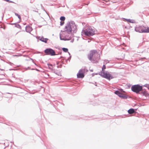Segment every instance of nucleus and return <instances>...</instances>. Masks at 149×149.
<instances>
[{
  "label": "nucleus",
  "mask_w": 149,
  "mask_h": 149,
  "mask_svg": "<svg viewBox=\"0 0 149 149\" xmlns=\"http://www.w3.org/2000/svg\"><path fill=\"white\" fill-rule=\"evenodd\" d=\"M62 50L64 52H68V49L66 48H62Z\"/></svg>",
  "instance_id": "15"
},
{
  "label": "nucleus",
  "mask_w": 149,
  "mask_h": 149,
  "mask_svg": "<svg viewBox=\"0 0 149 149\" xmlns=\"http://www.w3.org/2000/svg\"><path fill=\"white\" fill-rule=\"evenodd\" d=\"M64 22H61V25H63L64 24Z\"/></svg>",
  "instance_id": "20"
},
{
  "label": "nucleus",
  "mask_w": 149,
  "mask_h": 149,
  "mask_svg": "<svg viewBox=\"0 0 149 149\" xmlns=\"http://www.w3.org/2000/svg\"><path fill=\"white\" fill-rule=\"evenodd\" d=\"M106 66L105 65H104L102 67V72H105L104 71V70L106 69Z\"/></svg>",
  "instance_id": "17"
},
{
  "label": "nucleus",
  "mask_w": 149,
  "mask_h": 149,
  "mask_svg": "<svg viewBox=\"0 0 149 149\" xmlns=\"http://www.w3.org/2000/svg\"><path fill=\"white\" fill-rule=\"evenodd\" d=\"M26 31L28 32H30L32 30V28L30 26H27L26 28Z\"/></svg>",
  "instance_id": "12"
},
{
  "label": "nucleus",
  "mask_w": 149,
  "mask_h": 149,
  "mask_svg": "<svg viewBox=\"0 0 149 149\" xmlns=\"http://www.w3.org/2000/svg\"><path fill=\"white\" fill-rule=\"evenodd\" d=\"M38 39L41 41L45 42V43L47 42V41L48 40L47 38H44L43 37H39Z\"/></svg>",
  "instance_id": "10"
},
{
  "label": "nucleus",
  "mask_w": 149,
  "mask_h": 149,
  "mask_svg": "<svg viewBox=\"0 0 149 149\" xmlns=\"http://www.w3.org/2000/svg\"><path fill=\"white\" fill-rule=\"evenodd\" d=\"M80 70H83V72L84 73V72H87L88 71V70L86 69V68H84L83 69H81Z\"/></svg>",
  "instance_id": "18"
},
{
  "label": "nucleus",
  "mask_w": 149,
  "mask_h": 149,
  "mask_svg": "<svg viewBox=\"0 0 149 149\" xmlns=\"http://www.w3.org/2000/svg\"><path fill=\"white\" fill-rule=\"evenodd\" d=\"M101 76L104 78L110 80L113 79V77L110 73L107 72H101Z\"/></svg>",
  "instance_id": "5"
},
{
  "label": "nucleus",
  "mask_w": 149,
  "mask_h": 149,
  "mask_svg": "<svg viewBox=\"0 0 149 149\" xmlns=\"http://www.w3.org/2000/svg\"><path fill=\"white\" fill-rule=\"evenodd\" d=\"M45 53L46 55H50L51 56H54L55 55V51L51 48H48L45 50Z\"/></svg>",
  "instance_id": "6"
},
{
  "label": "nucleus",
  "mask_w": 149,
  "mask_h": 149,
  "mask_svg": "<svg viewBox=\"0 0 149 149\" xmlns=\"http://www.w3.org/2000/svg\"><path fill=\"white\" fill-rule=\"evenodd\" d=\"M135 30L136 32L139 33H149V28L144 26L136 27Z\"/></svg>",
  "instance_id": "3"
},
{
  "label": "nucleus",
  "mask_w": 149,
  "mask_h": 149,
  "mask_svg": "<svg viewBox=\"0 0 149 149\" xmlns=\"http://www.w3.org/2000/svg\"><path fill=\"white\" fill-rule=\"evenodd\" d=\"M60 19L62 21H64L65 19V18L64 17L62 16V17H61L60 18Z\"/></svg>",
  "instance_id": "16"
},
{
  "label": "nucleus",
  "mask_w": 149,
  "mask_h": 149,
  "mask_svg": "<svg viewBox=\"0 0 149 149\" xmlns=\"http://www.w3.org/2000/svg\"><path fill=\"white\" fill-rule=\"evenodd\" d=\"M83 71L82 70H79L77 75L78 78H83L84 77V75L83 72Z\"/></svg>",
  "instance_id": "8"
},
{
  "label": "nucleus",
  "mask_w": 149,
  "mask_h": 149,
  "mask_svg": "<svg viewBox=\"0 0 149 149\" xmlns=\"http://www.w3.org/2000/svg\"><path fill=\"white\" fill-rule=\"evenodd\" d=\"M114 93L118 95L120 97H121L123 98H127V97L125 95L121 93L119 91H116Z\"/></svg>",
  "instance_id": "7"
},
{
  "label": "nucleus",
  "mask_w": 149,
  "mask_h": 149,
  "mask_svg": "<svg viewBox=\"0 0 149 149\" xmlns=\"http://www.w3.org/2000/svg\"><path fill=\"white\" fill-rule=\"evenodd\" d=\"M127 22H131V20L130 19H128L127 20Z\"/></svg>",
  "instance_id": "21"
},
{
  "label": "nucleus",
  "mask_w": 149,
  "mask_h": 149,
  "mask_svg": "<svg viewBox=\"0 0 149 149\" xmlns=\"http://www.w3.org/2000/svg\"><path fill=\"white\" fill-rule=\"evenodd\" d=\"M142 88V86L137 84L132 86L131 87V89L132 91L137 93L141 91Z\"/></svg>",
  "instance_id": "4"
},
{
  "label": "nucleus",
  "mask_w": 149,
  "mask_h": 149,
  "mask_svg": "<svg viewBox=\"0 0 149 149\" xmlns=\"http://www.w3.org/2000/svg\"><path fill=\"white\" fill-rule=\"evenodd\" d=\"M141 94L143 96H145L146 97L149 96V94L146 91H142Z\"/></svg>",
  "instance_id": "11"
},
{
  "label": "nucleus",
  "mask_w": 149,
  "mask_h": 149,
  "mask_svg": "<svg viewBox=\"0 0 149 149\" xmlns=\"http://www.w3.org/2000/svg\"><path fill=\"white\" fill-rule=\"evenodd\" d=\"M48 66L49 69L51 70H53V66L52 65L50 64H48Z\"/></svg>",
  "instance_id": "14"
},
{
  "label": "nucleus",
  "mask_w": 149,
  "mask_h": 149,
  "mask_svg": "<svg viewBox=\"0 0 149 149\" xmlns=\"http://www.w3.org/2000/svg\"><path fill=\"white\" fill-rule=\"evenodd\" d=\"M5 1H7V2H12V1H9V0H4Z\"/></svg>",
  "instance_id": "22"
},
{
  "label": "nucleus",
  "mask_w": 149,
  "mask_h": 149,
  "mask_svg": "<svg viewBox=\"0 0 149 149\" xmlns=\"http://www.w3.org/2000/svg\"><path fill=\"white\" fill-rule=\"evenodd\" d=\"M128 112L129 114H132L134 113V110L133 109H131L128 110Z\"/></svg>",
  "instance_id": "13"
},
{
  "label": "nucleus",
  "mask_w": 149,
  "mask_h": 149,
  "mask_svg": "<svg viewBox=\"0 0 149 149\" xmlns=\"http://www.w3.org/2000/svg\"><path fill=\"white\" fill-rule=\"evenodd\" d=\"M65 28L66 29V31L68 32V33L71 32L72 29L71 28V26L70 25H69L66 26Z\"/></svg>",
  "instance_id": "9"
},
{
  "label": "nucleus",
  "mask_w": 149,
  "mask_h": 149,
  "mask_svg": "<svg viewBox=\"0 0 149 149\" xmlns=\"http://www.w3.org/2000/svg\"><path fill=\"white\" fill-rule=\"evenodd\" d=\"M15 14V15H16V16H17L18 17V18L19 19H20L21 17H20V15H18V14H16V13Z\"/></svg>",
  "instance_id": "19"
},
{
  "label": "nucleus",
  "mask_w": 149,
  "mask_h": 149,
  "mask_svg": "<svg viewBox=\"0 0 149 149\" xmlns=\"http://www.w3.org/2000/svg\"><path fill=\"white\" fill-rule=\"evenodd\" d=\"M100 54L95 50L90 51L88 55L89 59L93 63H98L100 59Z\"/></svg>",
  "instance_id": "1"
},
{
  "label": "nucleus",
  "mask_w": 149,
  "mask_h": 149,
  "mask_svg": "<svg viewBox=\"0 0 149 149\" xmlns=\"http://www.w3.org/2000/svg\"><path fill=\"white\" fill-rule=\"evenodd\" d=\"M82 35H85L87 36H92L95 34V31L91 27H88V28L83 30L81 32Z\"/></svg>",
  "instance_id": "2"
}]
</instances>
